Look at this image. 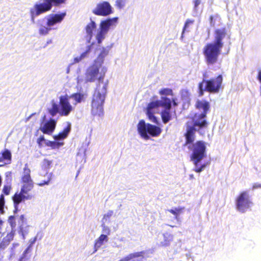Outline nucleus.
Masks as SVG:
<instances>
[{
  "mask_svg": "<svg viewBox=\"0 0 261 261\" xmlns=\"http://www.w3.org/2000/svg\"><path fill=\"white\" fill-rule=\"evenodd\" d=\"M34 241L35 240L32 242L24 250L19 261H30L32 252V245Z\"/></svg>",
  "mask_w": 261,
  "mask_h": 261,
  "instance_id": "4be33fe9",
  "label": "nucleus"
},
{
  "mask_svg": "<svg viewBox=\"0 0 261 261\" xmlns=\"http://www.w3.org/2000/svg\"><path fill=\"white\" fill-rule=\"evenodd\" d=\"M108 238L107 235L101 234L99 238L95 241L94 244L95 251H96L101 245L103 244V242H107Z\"/></svg>",
  "mask_w": 261,
  "mask_h": 261,
  "instance_id": "5701e85b",
  "label": "nucleus"
},
{
  "mask_svg": "<svg viewBox=\"0 0 261 261\" xmlns=\"http://www.w3.org/2000/svg\"><path fill=\"white\" fill-rule=\"evenodd\" d=\"M206 117V115L202 116V113H195L192 118L193 125H188L189 122L187 123L186 132L184 135L186 139L185 145H188L194 142L195 139V132L196 131L200 133L201 129L207 128L208 122L205 119Z\"/></svg>",
  "mask_w": 261,
  "mask_h": 261,
  "instance_id": "39448f33",
  "label": "nucleus"
},
{
  "mask_svg": "<svg viewBox=\"0 0 261 261\" xmlns=\"http://www.w3.org/2000/svg\"><path fill=\"white\" fill-rule=\"evenodd\" d=\"M51 163L52 162L51 161L45 159L42 162V167L45 169H48L50 168Z\"/></svg>",
  "mask_w": 261,
  "mask_h": 261,
  "instance_id": "7c9ffc66",
  "label": "nucleus"
},
{
  "mask_svg": "<svg viewBox=\"0 0 261 261\" xmlns=\"http://www.w3.org/2000/svg\"><path fill=\"white\" fill-rule=\"evenodd\" d=\"M47 111L53 117L55 116L58 113H60L58 105L53 101L51 102V108L48 109Z\"/></svg>",
  "mask_w": 261,
  "mask_h": 261,
  "instance_id": "393cba45",
  "label": "nucleus"
},
{
  "mask_svg": "<svg viewBox=\"0 0 261 261\" xmlns=\"http://www.w3.org/2000/svg\"><path fill=\"white\" fill-rule=\"evenodd\" d=\"M20 218H21V220H23V218H24L23 216V215H21V216H20Z\"/></svg>",
  "mask_w": 261,
  "mask_h": 261,
  "instance_id": "864d4df0",
  "label": "nucleus"
},
{
  "mask_svg": "<svg viewBox=\"0 0 261 261\" xmlns=\"http://www.w3.org/2000/svg\"><path fill=\"white\" fill-rule=\"evenodd\" d=\"M159 108V102L157 100L150 102L146 108V115L151 121L153 123H158V119L154 116L155 110Z\"/></svg>",
  "mask_w": 261,
  "mask_h": 261,
  "instance_id": "2eb2a0df",
  "label": "nucleus"
},
{
  "mask_svg": "<svg viewBox=\"0 0 261 261\" xmlns=\"http://www.w3.org/2000/svg\"><path fill=\"white\" fill-rule=\"evenodd\" d=\"M116 21V18L113 19H107L105 20H102L100 22L99 25V30L108 33L110 26L113 24V22Z\"/></svg>",
  "mask_w": 261,
  "mask_h": 261,
  "instance_id": "412c9836",
  "label": "nucleus"
},
{
  "mask_svg": "<svg viewBox=\"0 0 261 261\" xmlns=\"http://www.w3.org/2000/svg\"><path fill=\"white\" fill-rule=\"evenodd\" d=\"M11 187L10 186L5 185L3 189V193L6 195H8L10 194Z\"/></svg>",
  "mask_w": 261,
  "mask_h": 261,
  "instance_id": "c9c22d12",
  "label": "nucleus"
},
{
  "mask_svg": "<svg viewBox=\"0 0 261 261\" xmlns=\"http://www.w3.org/2000/svg\"><path fill=\"white\" fill-rule=\"evenodd\" d=\"M66 15V12H62L60 14H55L50 15L47 20V26L43 25H40L39 29V34L42 35H46L48 34L51 30L50 27L53 26L57 23L61 22Z\"/></svg>",
  "mask_w": 261,
  "mask_h": 261,
  "instance_id": "9d476101",
  "label": "nucleus"
},
{
  "mask_svg": "<svg viewBox=\"0 0 261 261\" xmlns=\"http://www.w3.org/2000/svg\"><path fill=\"white\" fill-rule=\"evenodd\" d=\"M113 214V212L112 211H109L107 214H105L103 216V219H107V218H110Z\"/></svg>",
  "mask_w": 261,
  "mask_h": 261,
  "instance_id": "c03bdc74",
  "label": "nucleus"
},
{
  "mask_svg": "<svg viewBox=\"0 0 261 261\" xmlns=\"http://www.w3.org/2000/svg\"><path fill=\"white\" fill-rule=\"evenodd\" d=\"M193 22H194L193 20H189V19L187 20V21H186V22L185 23L184 28H183L182 34L184 33L185 31H186V28L188 26L189 23H193Z\"/></svg>",
  "mask_w": 261,
  "mask_h": 261,
  "instance_id": "79ce46f5",
  "label": "nucleus"
},
{
  "mask_svg": "<svg viewBox=\"0 0 261 261\" xmlns=\"http://www.w3.org/2000/svg\"><path fill=\"white\" fill-rule=\"evenodd\" d=\"M190 177H191V178H193L194 177L193 175H192V174L190 175Z\"/></svg>",
  "mask_w": 261,
  "mask_h": 261,
  "instance_id": "5fc2aeb1",
  "label": "nucleus"
},
{
  "mask_svg": "<svg viewBox=\"0 0 261 261\" xmlns=\"http://www.w3.org/2000/svg\"><path fill=\"white\" fill-rule=\"evenodd\" d=\"M126 0H116V6L119 9L122 8L125 5Z\"/></svg>",
  "mask_w": 261,
  "mask_h": 261,
  "instance_id": "2f4dec72",
  "label": "nucleus"
},
{
  "mask_svg": "<svg viewBox=\"0 0 261 261\" xmlns=\"http://www.w3.org/2000/svg\"><path fill=\"white\" fill-rule=\"evenodd\" d=\"M92 13L97 16H106L112 13V8L109 2L103 1L96 5Z\"/></svg>",
  "mask_w": 261,
  "mask_h": 261,
  "instance_id": "ddd939ff",
  "label": "nucleus"
},
{
  "mask_svg": "<svg viewBox=\"0 0 261 261\" xmlns=\"http://www.w3.org/2000/svg\"><path fill=\"white\" fill-rule=\"evenodd\" d=\"M71 129V125L70 122H67V126L58 134L54 136L55 140H60L65 139L68 135Z\"/></svg>",
  "mask_w": 261,
  "mask_h": 261,
  "instance_id": "aec40b11",
  "label": "nucleus"
},
{
  "mask_svg": "<svg viewBox=\"0 0 261 261\" xmlns=\"http://www.w3.org/2000/svg\"><path fill=\"white\" fill-rule=\"evenodd\" d=\"M57 122L54 119H50L40 127L41 131L45 134L51 135L55 129Z\"/></svg>",
  "mask_w": 261,
  "mask_h": 261,
  "instance_id": "f3484780",
  "label": "nucleus"
},
{
  "mask_svg": "<svg viewBox=\"0 0 261 261\" xmlns=\"http://www.w3.org/2000/svg\"><path fill=\"white\" fill-rule=\"evenodd\" d=\"M195 7H197L200 4L199 0H195L194 1Z\"/></svg>",
  "mask_w": 261,
  "mask_h": 261,
  "instance_id": "8fccbe9b",
  "label": "nucleus"
},
{
  "mask_svg": "<svg viewBox=\"0 0 261 261\" xmlns=\"http://www.w3.org/2000/svg\"><path fill=\"white\" fill-rule=\"evenodd\" d=\"M51 179V175H48V177H47V180L42 181L38 183L37 185L39 186H40V187L46 185H48L50 183Z\"/></svg>",
  "mask_w": 261,
  "mask_h": 261,
  "instance_id": "473e14b6",
  "label": "nucleus"
},
{
  "mask_svg": "<svg viewBox=\"0 0 261 261\" xmlns=\"http://www.w3.org/2000/svg\"><path fill=\"white\" fill-rule=\"evenodd\" d=\"M171 100V103H173V106L176 107V106H177V103L175 101V99L172 98V99Z\"/></svg>",
  "mask_w": 261,
  "mask_h": 261,
  "instance_id": "3c124183",
  "label": "nucleus"
},
{
  "mask_svg": "<svg viewBox=\"0 0 261 261\" xmlns=\"http://www.w3.org/2000/svg\"><path fill=\"white\" fill-rule=\"evenodd\" d=\"M46 145L48 146L51 147L53 148H55L57 147L63 145V143H57L55 141H48L46 143Z\"/></svg>",
  "mask_w": 261,
  "mask_h": 261,
  "instance_id": "72a5a7b5",
  "label": "nucleus"
},
{
  "mask_svg": "<svg viewBox=\"0 0 261 261\" xmlns=\"http://www.w3.org/2000/svg\"><path fill=\"white\" fill-rule=\"evenodd\" d=\"M144 251H140V252H135V253H133L134 255V256L135 258H137V257H144Z\"/></svg>",
  "mask_w": 261,
  "mask_h": 261,
  "instance_id": "a19ab883",
  "label": "nucleus"
},
{
  "mask_svg": "<svg viewBox=\"0 0 261 261\" xmlns=\"http://www.w3.org/2000/svg\"><path fill=\"white\" fill-rule=\"evenodd\" d=\"M45 141V139L43 136H40L37 141V142L39 147H41L42 146V142Z\"/></svg>",
  "mask_w": 261,
  "mask_h": 261,
  "instance_id": "ea45409f",
  "label": "nucleus"
},
{
  "mask_svg": "<svg viewBox=\"0 0 261 261\" xmlns=\"http://www.w3.org/2000/svg\"><path fill=\"white\" fill-rule=\"evenodd\" d=\"M203 79L198 85V94L200 96L204 94V92L210 93H218L223 88V78L221 74H219L215 77L210 79H204L207 77L206 73L203 74Z\"/></svg>",
  "mask_w": 261,
  "mask_h": 261,
  "instance_id": "423d86ee",
  "label": "nucleus"
},
{
  "mask_svg": "<svg viewBox=\"0 0 261 261\" xmlns=\"http://www.w3.org/2000/svg\"><path fill=\"white\" fill-rule=\"evenodd\" d=\"M135 257L133 253L129 254L128 255L122 258V260L128 261L134 259Z\"/></svg>",
  "mask_w": 261,
  "mask_h": 261,
  "instance_id": "58836bf2",
  "label": "nucleus"
},
{
  "mask_svg": "<svg viewBox=\"0 0 261 261\" xmlns=\"http://www.w3.org/2000/svg\"><path fill=\"white\" fill-rule=\"evenodd\" d=\"M226 28L217 29L214 31V42L206 43L202 49L204 61L207 66H212L218 62L224 43L223 39L227 35Z\"/></svg>",
  "mask_w": 261,
  "mask_h": 261,
  "instance_id": "f257e3e1",
  "label": "nucleus"
},
{
  "mask_svg": "<svg viewBox=\"0 0 261 261\" xmlns=\"http://www.w3.org/2000/svg\"><path fill=\"white\" fill-rule=\"evenodd\" d=\"M108 82L103 84L101 88L97 85L92 96L91 113L93 116H101L103 114V104L107 93Z\"/></svg>",
  "mask_w": 261,
  "mask_h": 261,
  "instance_id": "7ed1b4c3",
  "label": "nucleus"
},
{
  "mask_svg": "<svg viewBox=\"0 0 261 261\" xmlns=\"http://www.w3.org/2000/svg\"><path fill=\"white\" fill-rule=\"evenodd\" d=\"M9 222L12 228H15L16 224L15 220V217L14 216H11L9 218Z\"/></svg>",
  "mask_w": 261,
  "mask_h": 261,
  "instance_id": "f704fd0d",
  "label": "nucleus"
},
{
  "mask_svg": "<svg viewBox=\"0 0 261 261\" xmlns=\"http://www.w3.org/2000/svg\"><path fill=\"white\" fill-rule=\"evenodd\" d=\"M213 19H214V16H211L210 17V21L211 25L212 27H215V22L214 21Z\"/></svg>",
  "mask_w": 261,
  "mask_h": 261,
  "instance_id": "a18cd8bd",
  "label": "nucleus"
},
{
  "mask_svg": "<svg viewBox=\"0 0 261 261\" xmlns=\"http://www.w3.org/2000/svg\"><path fill=\"white\" fill-rule=\"evenodd\" d=\"M59 105L60 106V114L61 116H68L73 108L69 101V96L66 94L59 97Z\"/></svg>",
  "mask_w": 261,
  "mask_h": 261,
  "instance_id": "4468645a",
  "label": "nucleus"
},
{
  "mask_svg": "<svg viewBox=\"0 0 261 261\" xmlns=\"http://www.w3.org/2000/svg\"><path fill=\"white\" fill-rule=\"evenodd\" d=\"M108 53V50H107L105 48H103L101 53L99 55V57H101V58L105 57L106 55H107Z\"/></svg>",
  "mask_w": 261,
  "mask_h": 261,
  "instance_id": "37998d69",
  "label": "nucleus"
},
{
  "mask_svg": "<svg viewBox=\"0 0 261 261\" xmlns=\"http://www.w3.org/2000/svg\"><path fill=\"white\" fill-rule=\"evenodd\" d=\"M104 229H105L106 232L108 233V234H110V229L109 228L104 226Z\"/></svg>",
  "mask_w": 261,
  "mask_h": 261,
  "instance_id": "603ef678",
  "label": "nucleus"
},
{
  "mask_svg": "<svg viewBox=\"0 0 261 261\" xmlns=\"http://www.w3.org/2000/svg\"><path fill=\"white\" fill-rule=\"evenodd\" d=\"M15 234V230H12L10 232L7 234L3 239L10 244V242L13 240Z\"/></svg>",
  "mask_w": 261,
  "mask_h": 261,
  "instance_id": "c85d7f7f",
  "label": "nucleus"
},
{
  "mask_svg": "<svg viewBox=\"0 0 261 261\" xmlns=\"http://www.w3.org/2000/svg\"><path fill=\"white\" fill-rule=\"evenodd\" d=\"M258 188H261V184L256 183V184H253V185L252 186L253 190L255 189H258Z\"/></svg>",
  "mask_w": 261,
  "mask_h": 261,
  "instance_id": "49530a36",
  "label": "nucleus"
},
{
  "mask_svg": "<svg viewBox=\"0 0 261 261\" xmlns=\"http://www.w3.org/2000/svg\"><path fill=\"white\" fill-rule=\"evenodd\" d=\"M137 130L141 138L148 140L150 136L158 137L162 133V129L158 126L146 123L143 120H140L137 124Z\"/></svg>",
  "mask_w": 261,
  "mask_h": 261,
  "instance_id": "6e6552de",
  "label": "nucleus"
},
{
  "mask_svg": "<svg viewBox=\"0 0 261 261\" xmlns=\"http://www.w3.org/2000/svg\"><path fill=\"white\" fill-rule=\"evenodd\" d=\"M185 208L184 207H175L173 209L168 210V212L174 215L175 218L178 219L179 215L182 213Z\"/></svg>",
  "mask_w": 261,
  "mask_h": 261,
  "instance_id": "bb28decb",
  "label": "nucleus"
},
{
  "mask_svg": "<svg viewBox=\"0 0 261 261\" xmlns=\"http://www.w3.org/2000/svg\"><path fill=\"white\" fill-rule=\"evenodd\" d=\"M5 203L4 196L2 194L0 196V212H3V207Z\"/></svg>",
  "mask_w": 261,
  "mask_h": 261,
  "instance_id": "e433bc0d",
  "label": "nucleus"
},
{
  "mask_svg": "<svg viewBox=\"0 0 261 261\" xmlns=\"http://www.w3.org/2000/svg\"><path fill=\"white\" fill-rule=\"evenodd\" d=\"M119 261H124V260H122V259H121V260H119Z\"/></svg>",
  "mask_w": 261,
  "mask_h": 261,
  "instance_id": "6e6d98bb",
  "label": "nucleus"
},
{
  "mask_svg": "<svg viewBox=\"0 0 261 261\" xmlns=\"http://www.w3.org/2000/svg\"><path fill=\"white\" fill-rule=\"evenodd\" d=\"M164 241L161 242L162 246H167L173 240V236L168 232H165L163 234Z\"/></svg>",
  "mask_w": 261,
  "mask_h": 261,
  "instance_id": "a878e982",
  "label": "nucleus"
},
{
  "mask_svg": "<svg viewBox=\"0 0 261 261\" xmlns=\"http://www.w3.org/2000/svg\"><path fill=\"white\" fill-rule=\"evenodd\" d=\"M21 182L22 184L20 191L16 192L12 197V200L15 207H17L22 201L31 200L34 197V195L31 193L33 189L34 182L31 178V170L25 165L23 168V175L21 178Z\"/></svg>",
  "mask_w": 261,
  "mask_h": 261,
  "instance_id": "f03ea898",
  "label": "nucleus"
},
{
  "mask_svg": "<svg viewBox=\"0 0 261 261\" xmlns=\"http://www.w3.org/2000/svg\"><path fill=\"white\" fill-rule=\"evenodd\" d=\"M186 145L184 144V146ZM187 145L189 149L192 151L190 159L195 166L194 170L197 173L201 172L205 167V164L199 166V162L206 156V147L205 142L199 140Z\"/></svg>",
  "mask_w": 261,
  "mask_h": 261,
  "instance_id": "20e7f679",
  "label": "nucleus"
},
{
  "mask_svg": "<svg viewBox=\"0 0 261 261\" xmlns=\"http://www.w3.org/2000/svg\"><path fill=\"white\" fill-rule=\"evenodd\" d=\"M0 261H1V258H0Z\"/></svg>",
  "mask_w": 261,
  "mask_h": 261,
  "instance_id": "4d7b16f0",
  "label": "nucleus"
},
{
  "mask_svg": "<svg viewBox=\"0 0 261 261\" xmlns=\"http://www.w3.org/2000/svg\"><path fill=\"white\" fill-rule=\"evenodd\" d=\"M93 43H92L90 45H89L87 47V50H86V51L85 52V54H88V53L90 52V50H91V46L92 45H93Z\"/></svg>",
  "mask_w": 261,
  "mask_h": 261,
  "instance_id": "de8ad7c7",
  "label": "nucleus"
},
{
  "mask_svg": "<svg viewBox=\"0 0 261 261\" xmlns=\"http://www.w3.org/2000/svg\"><path fill=\"white\" fill-rule=\"evenodd\" d=\"M252 204V202L247 191L240 192L236 199V208L242 213H245L250 208Z\"/></svg>",
  "mask_w": 261,
  "mask_h": 261,
  "instance_id": "f8f14e48",
  "label": "nucleus"
},
{
  "mask_svg": "<svg viewBox=\"0 0 261 261\" xmlns=\"http://www.w3.org/2000/svg\"><path fill=\"white\" fill-rule=\"evenodd\" d=\"M107 33L99 30L96 35V39L98 44H100L102 41L105 39Z\"/></svg>",
  "mask_w": 261,
  "mask_h": 261,
  "instance_id": "cd10ccee",
  "label": "nucleus"
},
{
  "mask_svg": "<svg viewBox=\"0 0 261 261\" xmlns=\"http://www.w3.org/2000/svg\"><path fill=\"white\" fill-rule=\"evenodd\" d=\"M159 93L161 95H166V96H167V95L172 96L173 94L172 90L170 88H162L159 91Z\"/></svg>",
  "mask_w": 261,
  "mask_h": 261,
  "instance_id": "c756f323",
  "label": "nucleus"
},
{
  "mask_svg": "<svg viewBox=\"0 0 261 261\" xmlns=\"http://www.w3.org/2000/svg\"><path fill=\"white\" fill-rule=\"evenodd\" d=\"M12 153L8 149H4L0 152V167L11 163Z\"/></svg>",
  "mask_w": 261,
  "mask_h": 261,
  "instance_id": "dca6fc26",
  "label": "nucleus"
},
{
  "mask_svg": "<svg viewBox=\"0 0 261 261\" xmlns=\"http://www.w3.org/2000/svg\"><path fill=\"white\" fill-rule=\"evenodd\" d=\"M195 106L198 110H202L201 113L202 116L207 115L210 110V102L205 100H198Z\"/></svg>",
  "mask_w": 261,
  "mask_h": 261,
  "instance_id": "a211bd4d",
  "label": "nucleus"
},
{
  "mask_svg": "<svg viewBox=\"0 0 261 261\" xmlns=\"http://www.w3.org/2000/svg\"><path fill=\"white\" fill-rule=\"evenodd\" d=\"M96 28V23L91 20L89 23L87 24L85 27V30L86 33V38L87 42L90 43L93 35V32Z\"/></svg>",
  "mask_w": 261,
  "mask_h": 261,
  "instance_id": "6ab92c4d",
  "label": "nucleus"
},
{
  "mask_svg": "<svg viewBox=\"0 0 261 261\" xmlns=\"http://www.w3.org/2000/svg\"><path fill=\"white\" fill-rule=\"evenodd\" d=\"M9 245V244L3 239L2 241L0 242V250L4 249Z\"/></svg>",
  "mask_w": 261,
  "mask_h": 261,
  "instance_id": "4c0bfd02",
  "label": "nucleus"
},
{
  "mask_svg": "<svg viewBox=\"0 0 261 261\" xmlns=\"http://www.w3.org/2000/svg\"><path fill=\"white\" fill-rule=\"evenodd\" d=\"M100 67V65H97L95 63L90 66L85 73V81L87 83H92L98 81L96 86L99 85V88H101L100 87L101 84L103 86L105 83L103 82V79L105 76L106 70L102 69L101 71H99Z\"/></svg>",
  "mask_w": 261,
  "mask_h": 261,
  "instance_id": "1a4fd4ad",
  "label": "nucleus"
},
{
  "mask_svg": "<svg viewBox=\"0 0 261 261\" xmlns=\"http://www.w3.org/2000/svg\"><path fill=\"white\" fill-rule=\"evenodd\" d=\"M257 77H258V80L261 83V69H258V76H257Z\"/></svg>",
  "mask_w": 261,
  "mask_h": 261,
  "instance_id": "09e8293b",
  "label": "nucleus"
},
{
  "mask_svg": "<svg viewBox=\"0 0 261 261\" xmlns=\"http://www.w3.org/2000/svg\"><path fill=\"white\" fill-rule=\"evenodd\" d=\"M41 3H36L30 10L31 19L35 21L36 17L50 11L53 7H58L65 4L67 0H40Z\"/></svg>",
  "mask_w": 261,
  "mask_h": 261,
  "instance_id": "0eeeda50",
  "label": "nucleus"
},
{
  "mask_svg": "<svg viewBox=\"0 0 261 261\" xmlns=\"http://www.w3.org/2000/svg\"><path fill=\"white\" fill-rule=\"evenodd\" d=\"M69 98H73L75 101V104L78 103H81L82 101H84L85 99V95L83 93L77 92L72 94Z\"/></svg>",
  "mask_w": 261,
  "mask_h": 261,
  "instance_id": "b1692460",
  "label": "nucleus"
},
{
  "mask_svg": "<svg viewBox=\"0 0 261 261\" xmlns=\"http://www.w3.org/2000/svg\"><path fill=\"white\" fill-rule=\"evenodd\" d=\"M159 107L164 108L161 112V116L163 122L166 124L172 119V114L170 111L171 108V100L167 97H162L161 100H158Z\"/></svg>",
  "mask_w": 261,
  "mask_h": 261,
  "instance_id": "9b49d317",
  "label": "nucleus"
}]
</instances>
